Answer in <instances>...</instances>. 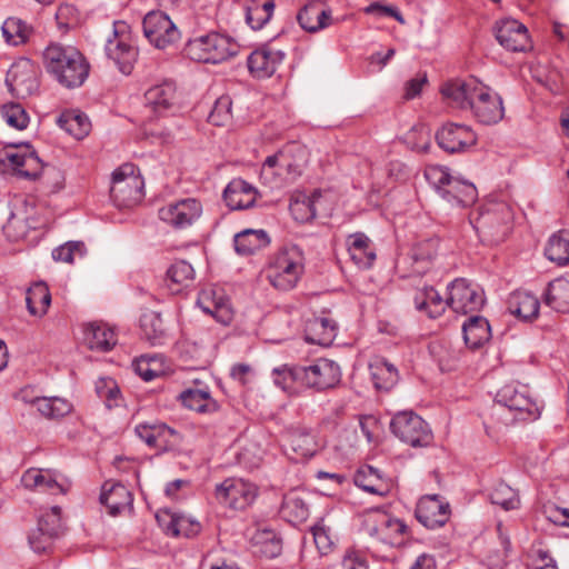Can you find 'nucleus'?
<instances>
[{
  "mask_svg": "<svg viewBox=\"0 0 569 569\" xmlns=\"http://www.w3.org/2000/svg\"><path fill=\"white\" fill-rule=\"evenodd\" d=\"M540 416V406L531 397L525 385H506L496 396L493 403L482 412L487 435H499L517 421L536 420Z\"/></svg>",
  "mask_w": 569,
  "mask_h": 569,
  "instance_id": "obj_1",
  "label": "nucleus"
},
{
  "mask_svg": "<svg viewBox=\"0 0 569 569\" xmlns=\"http://www.w3.org/2000/svg\"><path fill=\"white\" fill-rule=\"evenodd\" d=\"M258 496V487L242 478L230 477L216 486L214 497L224 507L243 510L249 507Z\"/></svg>",
  "mask_w": 569,
  "mask_h": 569,
  "instance_id": "obj_10",
  "label": "nucleus"
},
{
  "mask_svg": "<svg viewBox=\"0 0 569 569\" xmlns=\"http://www.w3.org/2000/svg\"><path fill=\"white\" fill-rule=\"evenodd\" d=\"M490 501L505 510H513L519 507L520 500L517 492L507 483L499 482L489 495Z\"/></svg>",
  "mask_w": 569,
  "mask_h": 569,
  "instance_id": "obj_55",
  "label": "nucleus"
},
{
  "mask_svg": "<svg viewBox=\"0 0 569 569\" xmlns=\"http://www.w3.org/2000/svg\"><path fill=\"white\" fill-rule=\"evenodd\" d=\"M143 180L133 163H123L112 173L110 196L118 207H132L143 197Z\"/></svg>",
  "mask_w": 569,
  "mask_h": 569,
  "instance_id": "obj_9",
  "label": "nucleus"
},
{
  "mask_svg": "<svg viewBox=\"0 0 569 569\" xmlns=\"http://www.w3.org/2000/svg\"><path fill=\"white\" fill-rule=\"evenodd\" d=\"M202 213V204L194 198L181 199L159 209L161 221L176 229H183L196 222Z\"/></svg>",
  "mask_w": 569,
  "mask_h": 569,
  "instance_id": "obj_17",
  "label": "nucleus"
},
{
  "mask_svg": "<svg viewBox=\"0 0 569 569\" xmlns=\"http://www.w3.org/2000/svg\"><path fill=\"white\" fill-rule=\"evenodd\" d=\"M21 481L28 489H36L50 493L66 491L63 485L57 480L56 473L51 470L29 469L23 473Z\"/></svg>",
  "mask_w": 569,
  "mask_h": 569,
  "instance_id": "obj_35",
  "label": "nucleus"
},
{
  "mask_svg": "<svg viewBox=\"0 0 569 569\" xmlns=\"http://www.w3.org/2000/svg\"><path fill=\"white\" fill-rule=\"evenodd\" d=\"M143 34L154 48L167 50L180 40V31L162 11L148 12L142 21Z\"/></svg>",
  "mask_w": 569,
  "mask_h": 569,
  "instance_id": "obj_11",
  "label": "nucleus"
},
{
  "mask_svg": "<svg viewBox=\"0 0 569 569\" xmlns=\"http://www.w3.org/2000/svg\"><path fill=\"white\" fill-rule=\"evenodd\" d=\"M466 345L471 349H478L491 338V329L488 320L481 316L469 318L462 326Z\"/></svg>",
  "mask_w": 569,
  "mask_h": 569,
  "instance_id": "obj_40",
  "label": "nucleus"
},
{
  "mask_svg": "<svg viewBox=\"0 0 569 569\" xmlns=\"http://www.w3.org/2000/svg\"><path fill=\"white\" fill-rule=\"evenodd\" d=\"M274 0H249L246 21L253 30H260L272 17Z\"/></svg>",
  "mask_w": 569,
  "mask_h": 569,
  "instance_id": "obj_44",
  "label": "nucleus"
},
{
  "mask_svg": "<svg viewBox=\"0 0 569 569\" xmlns=\"http://www.w3.org/2000/svg\"><path fill=\"white\" fill-rule=\"evenodd\" d=\"M361 529L375 542L388 547L401 546L409 537V528L403 520L378 508L361 515Z\"/></svg>",
  "mask_w": 569,
  "mask_h": 569,
  "instance_id": "obj_5",
  "label": "nucleus"
},
{
  "mask_svg": "<svg viewBox=\"0 0 569 569\" xmlns=\"http://www.w3.org/2000/svg\"><path fill=\"white\" fill-rule=\"evenodd\" d=\"M106 52L122 73L131 72L138 58V49L131 43L129 26L124 21L113 23V38L108 40Z\"/></svg>",
  "mask_w": 569,
  "mask_h": 569,
  "instance_id": "obj_12",
  "label": "nucleus"
},
{
  "mask_svg": "<svg viewBox=\"0 0 569 569\" xmlns=\"http://www.w3.org/2000/svg\"><path fill=\"white\" fill-rule=\"evenodd\" d=\"M546 303L558 312H569V274L548 284Z\"/></svg>",
  "mask_w": 569,
  "mask_h": 569,
  "instance_id": "obj_42",
  "label": "nucleus"
},
{
  "mask_svg": "<svg viewBox=\"0 0 569 569\" xmlns=\"http://www.w3.org/2000/svg\"><path fill=\"white\" fill-rule=\"evenodd\" d=\"M439 240L429 238L416 242L407 257L397 261V268H406L410 264V270L406 276H421L430 268L433 258L438 252Z\"/></svg>",
  "mask_w": 569,
  "mask_h": 569,
  "instance_id": "obj_20",
  "label": "nucleus"
},
{
  "mask_svg": "<svg viewBox=\"0 0 569 569\" xmlns=\"http://www.w3.org/2000/svg\"><path fill=\"white\" fill-rule=\"evenodd\" d=\"M337 336V323L328 317H313L305 326L306 341L319 346H330Z\"/></svg>",
  "mask_w": 569,
  "mask_h": 569,
  "instance_id": "obj_30",
  "label": "nucleus"
},
{
  "mask_svg": "<svg viewBox=\"0 0 569 569\" xmlns=\"http://www.w3.org/2000/svg\"><path fill=\"white\" fill-rule=\"evenodd\" d=\"M545 254L559 266L569 263V231H560L550 237Z\"/></svg>",
  "mask_w": 569,
  "mask_h": 569,
  "instance_id": "obj_51",
  "label": "nucleus"
},
{
  "mask_svg": "<svg viewBox=\"0 0 569 569\" xmlns=\"http://www.w3.org/2000/svg\"><path fill=\"white\" fill-rule=\"evenodd\" d=\"M163 516L168 517L169 523L166 526L167 533H170L174 537H194L200 532L201 526L198 521L191 520L190 518L183 515H174L170 512H164Z\"/></svg>",
  "mask_w": 569,
  "mask_h": 569,
  "instance_id": "obj_52",
  "label": "nucleus"
},
{
  "mask_svg": "<svg viewBox=\"0 0 569 569\" xmlns=\"http://www.w3.org/2000/svg\"><path fill=\"white\" fill-rule=\"evenodd\" d=\"M58 124L78 140L87 137L91 130L89 118L78 110L63 112L58 119Z\"/></svg>",
  "mask_w": 569,
  "mask_h": 569,
  "instance_id": "obj_43",
  "label": "nucleus"
},
{
  "mask_svg": "<svg viewBox=\"0 0 569 569\" xmlns=\"http://www.w3.org/2000/svg\"><path fill=\"white\" fill-rule=\"evenodd\" d=\"M282 447L288 458L295 462L305 461L318 451L316 436L305 427H290L282 433Z\"/></svg>",
  "mask_w": 569,
  "mask_h": 569,
  "instance_id": "obj_16",
  "label": "nucleus"
},
{
  "mask_svg": "<svg viewBox=\"0 0 569 569\" xmlns=\"http://www.w3.org/2000/svg\"><path fill=\"white\" fill-rule=\"evenodd\" d=\"M137 436L149 447L167 449L181 439L180 435L162 422H143L136 426Z\"/></svg>",
  "mask_w": 569,
  "mask_h": 569,
  "instance_id": "obj_24",
  "label": "nucleus"
},
{
  "mask_svg": "<svg viewBox=\"0 0 569 569\" xmlns=\"http://www.w3.org/2000/svg\"><path fill=\"white\" fill-rule=\"evenodd\" d=\"M301 174L300 166L292 162L284 152L269 156L260 171V179L271 188H279L284 183L292 182Z\"/></svg>",
  "mask_w": 569,
  "mask_h": 569,
  "instance_id": "obj_15",
  "label": "nucleus"
},
{
  "mask_svg": "<svg viewBox=\"0 0 569 569\" xmlns=\"http://www.w3.org/2000/svg\"><path fill=\"white\" fill-rule=\"evenodd\" d=\"M448 290L447 303L457 313L479 311L485 303L483 290L465 278L455 279Z\"/></svg>",
  "mask_w": 569,
  "mask_h": 569,
  "instance_id": "obj_13",
  "label": "nucleus"
},
{
  "mask_svg": "<svg viewBox=\"0 0 569 569\" xmlns=\"http://www.w3.org/2000/svg\"><path fill=\"white\" fill-rule=\"evenodd\" d=\"M32 405L48 419L62 418L72 410V405L68 400L59 397L36 398L32 400Z\"/></svg>",
  "mask_w": 569,
  "mask_h": 569,
  "instance_id": "obj_47",
  "label": "nucleus"
},
{
  "mask_svg": "<svg viewBox=\"0 0 569 569\" xmlns=\"http://www.w3.org/2000/svg\"><path fill=\"white\" fill-rule=\"evenodd\" d=\"M2 33L8 43L18 46L28 39L29 28L21 19L11 17L3 22Z\"/></svg>",
  "mask_w": 569,
  "mask_h": 569,
  "instance_id": "obj_56",
  "label": "nucleus"
},
{
  "mask_svg": "<svg viewBox=\"0 0 569 569\" xmlns=\"http://www.w3.org/2000/svg\"><path fill=\"white\" fill-rule=\"evenodd\" d=\"M2 117L6 122L18 130H23L29 123L26 110L19 103H9L2 107Z\"/></svg>",
  "mask_w": 569,
  "mask_h": 569,
  "instance_id": "obj_59",
  "label": "nucleus"
},
{
  "mask_svg": "<svg viewBox=\"0 0 569 569\" xmlns=\"http://www.w3.org/2000/svg\"><path fill=\"white\" fill-rule=\"evenodd\" d=\"M438 146L448 153L465 152L476 144L477 136L467 124L449 122L436 133Z\"/></svg>",
  "mask_w": 569,
  "mask_h": 569,
  "instance_id": "obj_18",
  "label": "nucleus"
},
{
  "mask_svg": "<svg viewBox=\"0 0 569 569\" xmlns=\"http://www.w3.org/2000/svg\"><path fill=\"white\" fill-rule=\"evenodd\" d=\"M0 170L19 178L36 179L42 171V161L29 143L7 146L0 154Z\"/></svg>",
  "mask_w": 569,
  "mask_h": 569,
  "instance_id": "obj_8",
  "label": "nucleus"
},
{
  "mask_svg": "<svg viewBox=\"0 0 569 569\" xmlns=\"http://www.w3.org/2000/svg\"><path fill=\"white\" fill-rule=\"evenodd\" d=\"M193 278V267L186 260L174 261L167 270L169 288L173 292H179L182 288L190 286Z\"/></svg>",
  "mask_w": 569,
  "mask_h": 569,
  "instance_id": "obj_48",
  "label": "nucleus"
},
{
  "mask_svg": "<svg viewBox=\"0 0 569 569\" xmlns=\"http://www.w3.org/2000/svg\"><path fill=\"white\" fill-rule=\"evenodd\" d=\"M133 497L131 491L119 482L106 481L100 493V502L108 508L111 516L132 506Z\"/></svg>",
  "mask_w": 569,
  "mask_h": 569,
  "instance_id": "obj_29",
  "label": "nucleus"
},
{
  "mask_svg": "<svg viewBox=\"0 0 569 569\" xmlns=\"http://www.w3.org/2000/svg\"><path fill=\"white\" fill-rule=\"evenodd\" d=\"M179 399L186 408L200 413L216 410V401L204 390L187 389L179 395Z\"/></svg>",
  "mask_w": 569,
  "mask_h": 569,
  "instance_id": "obj_50",
  "label": "nucleus"
},
{
  "mask_svg": "<svg viewBox=\"0 0 569 569\" xmlns=\"http://www.w3.org/2000/svg\"><path fill=\"white\" fill-rule=\"evenodd\" d=\"M282 512L291 518V521L301 522L309 516L308 506L295 495L286 496L282 502Z\"/></svg>",
  "mask_w": 569,
  "mask_h": 569,
  "instance_id": "obj_57",
  "label": "nucleus"
},
{
  "mask_svg": "<svg viewBox=\"0 0 569 569\" xmlns=\"http://www.w3.org/2000/svg\"><path fill=\"white\" fill-rule=\"evenodd\" d=\"M390 429L400 441L412 448H426L433 441L429 425L411 410L396 413L391 419Z\"/></svg>",
  "mask_w": 569,
  "mask_h": 569,
  "instance_id": "obj_7",
  "label": "nucleus"
},
{
  "mask_svg": "<svg viewBox=\"0 0 569 569\" xmlns=\"http://www.w3.org/2000/svg\"><path fill=\"white\" fill-rule=\"evenodd\" d=\"M425 177L440 196L453 178L447 168L436 164L426 168Z\"/></svg>",
  "mask_w": 569,
  "mask_h": 569,
  "instance_id": "obj_60",
  "label": "nucleus"
},
{
  "mask_svg": "<svg viewBox=\"0 0 569 569\" xmlns=\"http://www.w3.org/2000/svg\"><path fill=\"white\" fill-rule=\"evenodd\" d=\"M309 376V388L326 390L336 387L341 379L339 366L328 359H318L307 366Z\"/></svg>",
  "mask_w": 569,
  "mask_h": 569,
  "instance_id": "obj_26",
  "label": "nucleus"
},
{
  "mask_svg": "<svg viewBox=\"0 0 569 569\" xmlns=\"http://www.w3.org/2000/svg\"><path fill=\"white\" fill-rule=\"evenodd\" d=\"M351 260L361 269H368L376 259L371 240L362 232L349 234L346 240Z\"/></svg>",
  "mask_w": 569,
  "mask_h": 569,
  "instance_id": "obj_31",
  "label": "nucleus"
},
{
  "mask_svg": "<svg viewBox=\"0 0 569 569\" xmlns=\"http://www.w3.org/2000/svg\"><path fill=\"white\" fill-rule=\"evenodd\" d=\"M508 309L516 317L531 321L539 315V299L528 291H515L508 300Z\"/></svg>",
  "mask_w": 569,
  "mask_h": 569,
  "instance_id": "obj_37",
  "label": "nucleus"
},
{
  "mask_svg": "<svg viewBox=\"0 0 569 569\" xmlns=\"http://www.w3.org/2000/svg\"><path fill=\"white\" fill-rule=\"evenodd\" d=\"M43 64L48 73L69 89L82 86L90 71L89 62L76 47L60 43H50L46 48Z\"/></svg>",
  "mask_w": 569,
  "mask_h": 569,
  "instance_id": "obj_2",
  "label": "nucleus"
},
{
  "mask_svg": "<svg viewBox=\"0 0 569 569\" xmlns=\"http://www.w3.org/2000/svg\"><path fill=\"white\" fill-rule=\"evenodd\" d=\"M373 386L377 390L389 391L399 379L398 369L387 359L376 357L369 363Z\"/></svg>",
  "mask_w": 569,
  "mask_h": 569,
  "instance_id": "obj_36",
  "label": "nucleus"
},
{
  "mask_svg": "<svg viewBox=\"0 0 569 569\" xmlns=\"http://www.w3.org/2000/svg\"><path fill=\"white\" fill-rule=\"evenodd\" d=\"M232 101L229 96H221L214 102V106L209 113V122L214 126H223L231 118Z\"/></svg>",
  "mask_w": 569,
  "mask_h": 569,
  "instance_id": "obj_61",
  "label": "nucleus"
},
{
  "mask_svg": "<svg viewBox=\"0 0 569 569\" xmlns=\"http://www.w3.org/2000/svg\"><path fill=\"white\" fill-rule=\"evenodd\" d=\"M58 538L48 533L39 527L32 529L28 535V543L36 553H49L53 548V543Z\"/></svg>",
  "mask_w": 569,
  "mask_h": 569,
  "instance_id": "obj_58",
  "label": "nucleus"
},
{
  "mask_svg": "<svg viewBox=\"0 0 569 569\" xmlns=\"http://www.w3.org/2000/svg\"><path fill=\"white\" fill-rule=\"evenodd\" d=\"M6 82L13 94L26 98L38 90V71L31 60L21 59L11 66Z\"/></svg>",
  "mask_w": 569,
  "mask_h": 569,
  "instance_id": "obj_19",
  "label": "nucleus"
},
{
  "mask_svg": "<svg viewBox=\"0 0 569 569\" xmlns=\"http://www.w3.org/2000/svg\"><path fill=\"white\" fill-rule=\"evenodd\" d=\"M305 271L303 251L298 246H287L276 252L264 270L268 282L277 290L293 289Z\"/></svg>",
  "mask_w": 569,
  "mask_h": 569,
  "instance_id": "obj_4",
  "label": "nucleus"
},
{
  "mask_svg": "<svg viewBox=\"0 0 569 569\" xmlns=\"http://www.w3.org/2000/svg\"><path fill=\"white\" fill-rule=\"evenodd\" d=\"M341 567L342 569H369L363 551L356 547H350L345 551L341 560Z\"/></svg>",
  "mask_w": 569,
  "mask_h": 569,
  "instance_id": "obj_64",
  "label": "nucleus"
},
{
  "mask_svg": "<svg viewBox=\"0 0 569 569\" xmlns=\"http://www.w3.org/2000/svg\"><path fill=\"white\" fill-rule=\"evenodd\" d=\"M270 243L264 230L246 229L234 236V249L239 254H252Z\"/></svg>",
  "mask_w": 569,
  "mask_h": 569,
  "instance_id": "obj_41",
  "label": "nucleus"
},
{
  "mask_svg": "<svg viewBox=\"0 0 569 569\" xmlns=\"http://www.w3.org/2000/svg\"><path fill=\"white\" fill-rule=\"evenodd\" d=\"M197 305L222 325H229L233 318L229 300L219 287L203 288L198 295Z\"/></svg>",
  "mask_w": 569,
  "mask_h": 569,
  "instance_id": "obj_21",
  "label": "nucleus"
},
{
  "mask_svg": "<svg viewBox=\"0 0 569 569\" xmlns=\"http://www.w3.org/2000/svg\"><path fill=\"white\" fill-rule=\"evenodd\" d=\"M320 198L319 192L312 196H301L290 202L289 209L292 217L300 222H306L317 216L316 201Z\"/></svg>",
  "mask_w": 569,
  "mask_h": 569,
  "instance_id": "obj_54",
  "label": "nucleus"
},
{
  "mask_svg": "<svg viewBox=\"0 0 569 569\" xmlns=\"http://www.w3.org/2000/svg\"><path fill=\"white\" fill-rule=\"evenodd\" d=\"M415 305L418 310L427 311L431 318L440 316L448 306L447 301H443L439 292L432 287H427L418 292L415 297Z\"/></svg>",
  "mask_w": 569,
  "mask_h": 569,
  "instance_id": "obj_49",
  "label": "nucleus"
},
{
  "mask_svg": "<svg viewBox=\"0 0 569 569\" xmlns=\"http://www.w3.org/2000/svg\"><path fill=\"white\" fill-rule=\"evenodd\" d=\"M481 82L476 79H455L442 84L441 94L443 99L452 107L459 109H469L476 90Z\"/></svg>",
  "mask_w": 569,
  "mask_h": 569,
  "instance_id": "obj_27",
  "label": "nucleus"
},
{
  "mask_svg": "<svg viewBox=\"0 0 569 569\" xmlns=\"http://www.w3.org/2000/svg\"><path fill=\"white\" fill-rule=\"evenodd\" d=\"M417 520L428 529L442 527L449 519L450 507L438 495H428L417 503Z\"/></svg>",
  "mask_w": 569,
  "mask_h": 569,
  "instance_id": "obj_22",
  "label": "nucleus"
},
{
  "mask_svg": "<svg viewBox=\"0 0 569 569\" xmlns=\"http://www.w3.org/2000/svg\"><path fill=\"white\" fill-rule=\"evenodd\" d=\"M258 196V190L242 179H233L224 189L223 199L232 210L251 208Z\"/></svg>",
  "mask_w": 569,
  "mask_h": 569,
  "instance_id": "obj_28",
  "label": "nucleus"
},
{
  "mask_svg": "<svg viewBox=\"0 0 569 569\" xmlns=\"http://www.w3.org/2000/svg\"><path fill=\"white\" fill-rule=\"evenodd\" d=\"M312 536L315 545L321 555H328L332 551L335 541L332 539L330 528L326 527L322 522L317 523L312 528Z\"/></svg>",
  "mask_w": 569,
  "mask_h": 569,
  "instance_id": "obj_62",
  "label": "nucleus"
},
{
  "mask_svg": "<svg viewBox=\"0 0 569 569\" xmlns=\"http://www.w3.org/2000/svg\"><path fill=\"white\" fill-rule=\"evenodd\" d=\"M26 302L28 310L32 316L41 317L46 315L51 302V295L48 286L41 281L36 282L28 289Z\"/></svg>",
  "mask_w": 569,
  "mask_h": 569,
  "instance_id": "obj_45",
  "label": "nucleus"
},
{
  "mask_svg": "<svg viewBox=\"0 0 569 569\" xmlns=\"http://www.w3.org/2000/svg\"><path fill=\"white\" fill-rule=\"evenodd\" d=\"M284 57L286 53L282 50L272 44H266L248 57L249 71L256 78H269L282 64Z\"/></svg>",
  "mask_w": 569,
  "mask_h": 569,
  "instance_id": "obj_23",
  "label": "nucleus"
},
{
  "mask_svg": "<svg viewBox=\"0 0 569 569\" xmlns=\"http://www.w3.org/2000/svg\"><path fill=\"white\" fill-rule=\"evenodd\" d=\"M477 189L473 183L453 177L441 197L453 206L468 207L477 200Z\"/></svg>",
  "mask_w": 569,
  "mask_h": 569,
  "instance_id": "obj_39",
  "label": "nucleus"
},
{
  "mask_svg": "<svg viewBox=\"0 0 569 569\" xmlns=\"http://www.w3.org/2000/svg\"><path fill=\"white\" fill-rule=\"evenodd\" d=\"M83 340L90 350L99 352L110 351L117 343L113 329L103 322L87 325Z\"/></svg>",
  "mask_w": 569,
  "mask_h": 569,
  "instance_id": "obj_32",
  "label": "nucleus"
},
{
  "mask_svg": "<svg viewBox=\"0 0 569 569\" xmlns=\"http://www.w3.org/2000/svg\"><path fill=\"white\" fill-rule=\"evenodd\" d=\"M496 39L509 51L520 52L530 48L527 28L515 19L502 20L497 26Z\"/></svg>",
  "mask_w": 569,
  "mask_h": 569,
  "instance_id": "obj_25",
  "label": "nucleus"
},
{
  "mask_svg": "<svg viewBox=\"0 0 569 569\" xmlns=\"http://www.w3.org/2000/svg\"><path fill=\"white\" fill-rule=\"evenodd\" d=\"M469 109L475 119L485 126L500 122L505 116V107L501 97L489 87L480 83L470 102Z\"/></svg>",
  "mask_w": 569,
  "mask_h": 569,
  "instance_id": "obj_14",
  "label": "nucleus"
},
{
  "mask_svg": "<svg viewBox=\"0 0 569 569\" xmlns=\"http://www.w3.org/2000/svg\"><path fill=\"white\" fill-rule=\"evenodd\" d=\"M355 483L369 493L382 497L387 496L391 489V481L371 466H363L358 469L355 475Z\"/></svg>",
  "mask_w": 569,
  "mask_h": 569,
  "instance_id": "obj_33",
  "label": "nucleus"
},
{
  "mask_svg": "<svg viewBox=\"0 0 569 569\" xmlns=\"http://www.w3.org/2000/svg\"><path fill=\"white\" fill-rule=\"evenodd\" d=\"M513 213L505 201H489L470 214V222L479 237L489 243H499L511 230Z\"/></svg>",
  "mask_w": 569,
  "mask_h": 569,
  "instance_id": "obj_3",
  "label": "nucleus"
},
{
  "mask_svg": "<svg viewBox=\"0 0 569 569\" xmlns=\"http://www.w3.org/2000/svg\"><path fill=\"white\" fill-rule=\"evenodd\" d=\"M37 527L46 530L56 538H60L64 532L61 508L53 506L51 508L41 509L38 516Z\"/></svg>",
  "mask_w": 569,
  "mask_h": 569,
  "instance_id": "obj_53",
  "label": "nucleus"
},
{
  "mask_svg": "<svg viewBox=\"0 0 569 569\" xmlns=\"http://www.w3.org/2000/svg\"><path fill=\"white\" fill-rule=\"evenodd\" d=\"M300 27L308 32H317L331 23V12L322 3L315 1L306 4L297 16Z\"/></svg>",
  "mask_w": 569,
  "mask_h": 569,
  "instance_id": "obj_34",
  "label": "nucleus"
},
{
  "mask_svg": "<svg viewBox=\"0 0 569 569\" xmlns=\"http://www.w3.org/2000/svg\"><path fill=\"white\" fill-rule=\"evenodd\" d=\"M84 244L82 242H67L52 251L56 261L72 263L76 256L82 257Z\"/></svg>",
  "mask_w": 569,
  "mask_h": 569,
  "instance_id": "obj_63",
  "label": "nucleus"
},
{
  "mask_svg": "<svg viewBox=\"0 0 569 569\" xmlns=\"http://www.w3.org/2000/svg\"><path fill=\"white\" fill-rule=\"evenodd\" d=\"M237 51V42L218 32L190 39L184 47V52L191 60L204 63L222 62L234 56Z\"/></svg>",
  "mask_w": 569,
  "mask_h": 569,
  "instance_id": "obj_6",
  "label": "nucleus"
},
{
  "mask_svg": "<svg viewBox=\"0 0 569 569\" xmlns=\"http://www.w3.org/2000/svg\"><path fill=\"white\" fill-rule=\"evenodd\" d=\"M146 106L157 114H162L176 101V87L171 82H163L148 89L144 93Z\"/></svg>",
  "mask_w": 569,
  "mask_h": 569,
  "instance_id": "obj_38",
  "label": "nucleus"
},
{
  "mask_svg": "<svg viewBox=\"0 0 569 569\" xmlns=\"http://www.w3.org/2000/svg\"><path fill=\"white\" fill-rule=\"evenodd\" d=\"M142 338L151 345H160L164 338L163 321L156 311H146L140 317Z\"/></svg>",
  "mask_w": 569,
  "mask_h": 569,
  "instance_id": "obj_46",
  "label": "nucleus"
}]
</instances>
